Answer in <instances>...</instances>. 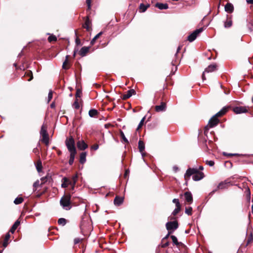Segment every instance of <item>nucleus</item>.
Here are the masks:
<instances>
[{
    "instance_id": "obj_1",
    "label": "nucleus",
    "mask_w": 253,
    "mask_h": 253,
    "mask_svg": "<svg viewBox=\"0 0 253 253\" xmlns=\"http://www.w3.org/2000/svg\"><path fill=\"white\" fill-rule=\"evenodd\" d=\"M193 175L192 178L194 181H199L204 177V173L200 172L197 169L189 168L184 174L185 181L187 182L190 179V176Z\"/></svg>"
},
{
    "instance_id": "obj_2",
    "label": "nucleus",
    "mask_w": 253,
    "mask_h": 253,
    "mask_svg": "<svg viewBox=\"0 0 253 253\" xmlns=\"http://www.w3.org/2000/svg\"><path fill=\"white\" fill-rule=\"evenodd\" d=\"M71 198V196L70 194L64 195L61 198L60 204L64 210H69L71 209L72 207Z\"/></svg>"
},
{
    "instance_id": "obj_3",
    "label": "nucleus",
    "mask_w": 253,
    "mask_h": 253,
    "mask_svg": "<svg viewBox=\"0 0 253 253\" xmlns=\"http://www.w3.org/2000/svg\"><path fill=\"white\" fill-rule=\"evenodd\" d=\"M66 145L71 153H76V150L75 146V141L72 137L67 138L65 142Z\"/></svg>"
},
{
    "instance_id": "obj_4",
    "label": "nucleus",
    "mask_w": 253,
    "mask_h": 253,
    "mask_svg": "<svg viewBox=\"0 0 253 253\" xmlns=\"http://www.w3.org/2000/svg\"><path fill=\"white\" fill-rule=\"evenodd\" d=\"M40 133L42 137V141L46 145H48L49 143L48 134L46 131V128L44 125L42 126Z\"/></svg>"
},
{
    "instance_id": "obj_5",
    "label": "nucleus",
    "mask_w": 253,
    "mask_h": 253,
    "mask_svg": "<svg viewBox=\"0 0 253 253\" xmlns=\"http://www.w3.org/2000/svg\"><path fill=\"white\" fill-rule=\"evenodd\" d=\"M219 116H216V114L213 116L209 121V124L208 125V126H207L206 127H205V129L206 130H207L208 129V127L209 126L210 127H212L214 126H215L216 125H217V124L219 122V120L218 119H217V117H218Z\"/></svg>"
},
{
    "instance_id": "obj_6",
    "label": "nucleus",
    "mask_w": 253,
    "mask_h": 253,
    "mask_svg": "<svg viewBox=\"0 0 253 253\" xmlns=\"http://www.w3.org/2000/svg\"><path fill=\"white\" fill-rule=\"evenodd\" d=\"M203 31V28H201L194 31L189 36H188L187 39L188 40L192 42L194 41L197 38V36Z\"/></svg>"
},
{
    "instance_id": "obj_7",
    "label": "nucleus",
    "mask_w": 253,
    "mask_h": 253,
    "mask_svg": "<svg viewBox=\"0 0 253 253\" xmlns=\"http://www.w3.org/2000/svg\"><path fill=\"white\" fill-rule=\"evenodd\" d=\"M217 69V66L216 64H211L209 65L207 68L205 69L202 75V79L203 80L206 79L205 74L206 73H211Z\"/></svg>"
},
{
    "instance_id": "obj_8",
    "label": "nucleus",
    "mask_w": 253,
    "mask_h": 253,
    "mask_svg": "<svg viewBox=\"0 0 253 253\" xmlns=\"http://www.w3.org/2000/svg\"><path fill=\"white\" fill-rule=\"evenodd\" d=\"M166 226L168 230L173 231L178 228V225L177 222L174 221L167 222Z\"/></svg>"
},
{
    "instance_id": "obj_9",
    "label": "nucleus",
    "mask_w": 253,
    "mask_h": 253,
    "mask_svg": "<svg viewBox=\"0 0 253 253\" xmlns=\"http://www.w3.org/2000/svg\"><path fill=\"white\" fill-rule=\"evenodd\" d=\"M249 110V107L246 106H238L234 108L233 111L236 114L246 113Z\"/></svg>"
},
{
    "instance_id": "obj_10",
    "label": "nucleus",
    "mask_w": 253,
    "mask_h": 253,
    "mask_svg": "<svg viewBox=\"0 0 253 253\" xmlns=\"http://www.w3.org/2000/svg\"><path fill=\"white\" fill-rule=\"evenodd\" d=\"M231 185V184L229 182L227 181H224L223 182H221L219 183L217 186V189H227L228 187Z\"/></svg>"
},
{
    "instance_id": "obj_11",
    "label": "nucleus",
    "mask_w": 253,
    "mask_h": 253,
    "mask_svg": "<svg viewBox=\"0 0 253 253\" xmlns=\"http://www.w3.org/2000/svg\"><path fill=\"white\" fill-rule=\"evenodd\" d=\"M166 109V104L165 102H161V105L155 106V110L156 112H159L165 111Z\"/></svg>"
},
{
    "instance_id": "obj_12",
    "label": "nucleus",
    "mask_w": 253,
    "mask_h": 253,
    "mask_svg": "<svg viewBox=\"0 0 253 253\" xmlns=\"http://www.w3.org/2000/svg\"><path fill=\"white\" fill-rule=\"evenodd\" d=\"M186 201L191 204L193 201V197L191 193L189 192H186L184 194Z\"/></svg>"
},
{
    "instance_id": "obj_13",
    "label": "nucleus",
    "mask_w": 253,
    "mask_h": 253,
    "mask_svg": "<svg viewBox=\"0 0 253 253\" xmlns=\"http://www.w3.org/2000/svg\"><path fill=\"white\" fill-rule=\"evenodd\" d=\"M91 21L89 19L88 17H87L83 26L84 28L86 29L87 31H89L91 29Z\"/></svg>"
},
{
    "instance_id": "obj_14",
    "label": "nucleus",
    "mask_w": 253,
    "mask_h": 253,
    "mask_svg": "<svg viewBox=\"0 0 253 253\" xmlns=\"http://www.w3.org/2000/svg\"><path fill=\"white\" fill-rule=\"evenodd\" d=\"M61 187L62 188H66L68 185H70L69 183L71 182V180L67 177H63L62 179Z\"/></svg>"
},
{
    "instance_id": "obj_15",
    "label": "nucleus",
    "mask_w": 253,
    "mask_h": 253,
    "mask_svg": "<svg viewBox=\"0 0 253 253\" xmlns=\"http://www.w3.org/2000/svg\"><path fill=\"white\" fill-rule=\"evenodd\" d=\"M138 148H139V151L141 153L142 157H143L145 155V154L143 152L144 149H145V145L142 141H141V140L139 141Z\"/></svg>"
},
{
    "instance_id": "obj_16",
    "label": "nucleus",
    "mask_w": 253,
    "mask_h": 253,
    "mask_svg": "<svg viewBox=\"0 0 253 253\" xmlns=\"http://www.w3.org/2000/svg\"><path fill=\"white\" fill-rule=\"evenodd\" d=\"M77 146L80 150H83L87 147V145L84 141H79L77 143Z\"/></svg>"
},
{
    "instance_id": "obj_17",
    "label": "nucleus",
    "mask_w": 253,
    "mask_h": 253,
    "mask_svg": "<svg viewBox=\"0 0 253 253\" xmlns=\"http://www.w3.org/2000/svg\"><path fill=\"white\" fill-rule=\"evenodd\" d=\"M89 47L86 46L83 47L79 51V54L83 57L86 55V53L89 51Z\"/></svg>"
},
{
    "instance_id": "obj_18",
    "label": "nucleus",
    "mask_w": 253,
    "mask_h": 253,
    "mask_svg": "<svg viewBox=\"0 0 253 253\" xmlns=\"http://www.w3.org/2000/svg\"><path fill=\"white\" fill-rule=\"evenodd\" d=\"M134 92L135 91L133 89H130L128 90L126 94L123 95V99L126 100L129 98Z\"/></svg>"
},
{
    "instance_id": "obj_19",
    "label": "nucleus",
    "mask_w": 253,
    "mask_h": 253,
    "mask_svg": "<svg viewBox=\"0 0 253 253\" xmlns=\"http://www.w3.org/2000/svg\"><path fill=\"white\" fill-rule=\"evenodd\" d=\"M234 10V7L233 5L230 3H227L225 5V10L228 12V13H231Z\"/></svg>"
},
{
    "instance_id": "obj_20",
    "label": "nucleus",
    "mask_w": 253,
    "mask_h": 253,
    "mask_svg": "<svg viewBox=\"0 0 253 253\" xmlns=\"http://www.w3.org/2000/svg\"><path fill=\"white\" fill-rule=\"evenodd\" d=\"M155 6L160 9H167L169 8L167 3H157Z\"/></svg>"
},
{
    "instance_id": "obj_21",
    "label": "nucleus",
    "mask_w": 253,
    "mask_h": 253,
    "mask_svg": "<svg viewBox=\"0 0 253 253\" xmlns=\"http://www.w3.org/2000/svg\"><path fill=\"white\" fill-rule=\"evenodd\" d=\"M86 152H82L80 154V162L81 164H84L86 161Z\"/></svg>"
},
{
    "instance_id": "obj_22",
    "label": "nucleus",
    "mask_w": 253,
    "mask_h": 253,
    "mask_svg": "<svg viewBox=\"0 0 253 253\" xmlns=\"http://www.w3.org/2000/svg\"><path fill=\"white\" fill-rule=\"evenodd\" d=\"M227 110L228 107H224L220 111L216 113V116H218L219 117L222 116L227 112Z\"/></svg>"
},
{
    "instance_id": "obj_23",
    "label": "nucleus",
    "mask_w": 253,
    "mask_h": 253,
    "mask_svg": "<svg viewBox=\"0 0 253 253\" xmlns=\"http://www.w3.org/2000/svg\"><path fill=\"white\" fill-rule=\"evenodd\" d=\"M149 4H144L143 3H141L139 5L140 11L142 12H145L149 7Z\"/></svg>"
},
{
    "instance_id": "obj_24",
    "label": "nucleus",
    "mask_w": 253,
    "mask_h": 253,
    "mask_svg": "<svg viewBox=\"0 0 253 253\" xmlns=\"http://www.w3.org/2000/svg\"><path fill=\"white\" fill-rule=\"evenodd\" d=\"M20 222L19 221H16L14 224L12 225V227L10 230V232L12 233H13L15 230L17 229V227L19 225Z\"/></svg>"
},
{
    "instance_id": "obj_25",
    "label": "nucleus",
    "mask_w": 253,
    "mask_h": 253,
    "mask_svg": "<svg viewBox=\"0 0 253 253\" xmlns=\"http://www.w3.org/2000/svg\"><path fill=\"white\" fill-rule=\"evenodd\" d=\"M123 202V198L121 197H116L114 199V204L116 205L119 206Z\"/></svg>"
},
{
    "instance_id": "obj_26",
    "label": "nucleus",
    "mask_w": 253,
    "mask_h": 253,
    "mask_svg": "<svg viewBox=\"0 0 253 253\" xmlns=\"http://www.w3.org/2000/svg\"><path fill=\"white\" fill-rule=\"evenodd\" d=\"M36 166L37 171L40 172L42 169V163L40 160L38 161Z\"/></svg>"
},
{
    "instance_id": "obj_27",
    "label": "nucleus",
    "mask_w": 253,
    "mask_h": 253,
    "mask_svg": "<svg viewBox=\"0 0 253 253\" xmlns=\"http://www.w3.org/2000/svg\"><path fill=\"white\" fill-rule=\"evenodd\" d=\"M69 57V55H66V59L65 61L63 63L62 68L64 69H68L69 67L68 66V59Z\"/></svg>"
},
{
    "instance_id": "obj_28",
    "label": "nucleus",
    "mask_w": 253,
    "mask_h": 253,
    "mask_svg": "<svg viewBox=\"0 0 253 253\" xmlns=\"http://www.w3.org/2000/svg\"><path fill=\"white\" fill-rule=\"evenodd\" d=\"M78 179V175L77 174H75L73 175L71 178V182L69 183L70 185H76Z\"/></svg>"
},
{
    "instance_id": "obj_29",
    "label": "nucleus",
    "mask_w": 253,
    "mask_h": 253,
    "mask_svg": "<svg viewBox=\"0 0 253 253\" xmlns=\"http://www.w3.org/2000/svg\"><path fill=\"white\" fill-rule=\"evenodd\" d=\"M232 22L231 19L227 18L226 21L224 22V27L229 28L232 26Z\"/></svg>"
},
{
    "instance_id": "obj_30",
    "label": "nucleus",
    "mask_w": 253,
    "mask_h": 253,
    "mask_svg": "<svg viewBox=\"0 0 253 253\" xmlns=\"http://www.w3.org/2000/svg\"><path fill=\"white\" fill-rule=\"evenodd\" d=\"M98 112L95 109H91L89 111V115L90 117H94L97 115Z\"/></svg>"
},
{
    "instance_id": "obj_31",
    "label": "nucleus",
    "mask_w": 253,
    "mask_h": 253,
    "mask_svg": "<svg viewBox=\"0 0 253 253\" xmlns=\"http://www.w3.org/2000/svg\"><path fill=\"white\" fill-rule=\"evenodd\" d=\"M24 201L22 197H17L14 201V203L16 205H18L22 203Z\"/></svg>"
},
{
    "instance_id": "obj_32",
    "label": "nucleus",
    "mask_w": 253,
    "mask_h": 253,
    "mask_svg": "<svg viewBox=\"0 0 253 253\" xmlns=\"http://www.w3.org/2000/svg\"><path fill=\"white\" fill-rule=\"evenodd\" d=\"M76 154V153H73L70 154V159H69V164L70 165H72L73 164V163H74V159H75V157Z\"/></svg>"
},
{
    "instance_id": "obj_33",
    "label": "nucleus",
    "mask_w": 253,
    "mask_h": 253,
    "mask_svg": "<svg viewBox=\"0 0 253 253\" xmlns=\"http://www.w3.org/2000/svg\"><path fill=\"white\" fill-rule=\"evenodd\" d=\"M101 34L102 32H100L97 34L91 41L90 43L93 45L95 43V41L101 35Z\"/></svg>"
},
{
    "instance_id": "obj_34",
    "label": "nucleus",
    "mask_w": 253,
    "mask_h": 253,
    "mask_svg": "<svg viewBox=\"0 0 253 253\" xmlns=\"http://www.w3.org/2000/svg\"><path fill=\"white\" fill-rule=\"evenodd\" d=\"M58 223L60 225H65L66 223V220L63 218H59L58 220Z\"/></svg>"
},
{
    "instance_id": "obj_35",
    "label": "nucleus",
    "mask_w": 253,
    "mask_h": 253,
    "mask_svg": "<svg viewBox=\"0 0 253 253\" xmlns=\"http://www.w3.org/2000/svg\"><path fill=\"white\" fill-rule=\"evenodd\" d=\"M56 40H57V38L54 35H50L48 38V41L49 42H55V41H56Z\"/></svg>"
},
{
    "instance_id": "obj_36",
    "label": "nucleus",
    "mask_w": 253,
    "mask_h": 253,
    "mask_svg": "<svg viewBox=\"0 0 253 253\" xmlns=\"http://www.w3.org/2000/svg\"><path fill=\"white\" fill-rule=\"evenodd\" d=\"M181 209V206H176V208L174 210V211L172 212V214L174 215H176L180 211Z\"/></svg>"
},
{
    "instance_id": "obj_37",
    "label": "nucleus",
    "mask_w": 253,
    "mask_h": 253,
    "mask_svg": "<svg viewBox=\"0 0 253 253\" xmlns=\"http://www.w3.org/2000/svg\"><path fill=\"white\" fill-rule=\"evenodd\" d=\"M192 208L191 207H188L185 208V213L189 215H191L192 214Z\"/></svg>"
},
{
    "instance_id": "obj_38",
    "label": "nucleus",
    "mask_w": 253,
    "mask_h": 253,
    "mask_svg": "<svg viewBox=\"0 0 253 253\" xmlns=\"http://www.w3.org/2000/svg\"><path fill=\"white\" fill-rule=\"evenodd\" d=\"M170 238H171L173 243L175 245H179V243L178 242L177 239V238L175 236L171 235L170 236Z\"/></svg>"
},
{
    "instance_id": "obj_39",
    "label": "nucleus",
    "mask_w": 253,
    "mask_h": 253,
    "mask_svg": "<svg viewBox=\"0 0 253 253\" xmlns=\"http://www.w3.org/2000/svg\"><path fill=\"white\" fill-rule=\"evenodd\" d=\"M73 106L76 109H78L80 108V105L78 102V100L77 99L74 102Z\"/></svg>"
},
{
    "instance_id": "obj_40",
    "label": "nucleus",
    "mask_w": 253,
    "mask_h": 253,
    "mask_svg": "<svg viewBox=\"0 0 253 253\" xmlns=\"http://www.w3.org/2000/svg\"><path fill=\"white\" fill-rule=\"evenodd\" d=\"M145 119V117H144L141 120V121L140 122V123L137 126V130H138L139 128H140L142 127V126L143 125V123H144Z\"/></svg>"
},
{
    "instance_id": "obj_41",
    "label": "nucleus",
    "mask_w": 253,
    "mask_h": 253,
    "mask_svg": "<svg viewBox=\"0 0 253 253\" xmlns=\"http://www.w3.org/2000/svg\"><path fill=\"white\" fill-rule=\"evenodd\" d=\"M172 202L175 204V206H181L179 203V200L177 199H174L172 200Z\"/></svg>"
},
{
    "instance_id": "obj_42",
    "label": "nucleus",
    "mask_w": 253,
    "mask_h": 253,
    "mask_svg": "<svg viewBox=\"0 0 253 253\" xmlns=\"http://www.w3.org/2000/svg\"><path fill=\"white\" fill-rule=\"evenodd\" d=\"M206 164L211 167L214 165V162L213 161H206Z\"/></svg>"
},
{
    "instance_id": "obj_43",
    "label": "nucleus",
    "mask_w": 253,
    "mask_h": 253,
    "mask_svg": "<svg viewBox=\"0 0 253 253\" xmlns=\"http://www.w3.org/2000/svg\"><path fill=\"white\" fill-rule=\"evenodd\" d=\"M52 97V91H50L48 93V101L49 102V101H50V100L51 99Z\"/></svg>"
},
{
    "instance_id": "obj_44",
    "label": "nucleus",
    "mask_w": 253,
    "mask_h": 253,
    "mask_svg": "<svg viewBox=\"0 0 253 253\" xmlns=\"http://www.w3.org/2000/svg\"><path fill=\"white\" fill-rule=\"evenodd\" d=\"M10 234L9 233H7L5 236V238H4V240H5V241H8V240L10 238Z\"/></svg>"
},
{
    "instance_id": "obj_45",
    "label": "nucleus",
    "mask_w": 253,
    "mask_h": 253,
    "mask_svg": "<svg viewBox=\"0 0 253 253\" xmlns=\"http://www.w3.org/2000/svg\"><path fill=\"white\" fill-rule=\"evenodd\" d=\"M121 136L124 140V141L126 142H128V140H127V139L126 138L124 133L123 132H121Z\"/></svg>"
},
{
    "instance_id": "obj_46",
    "label": "nucleus",
    "mask_w": 253,
    "mask_h": 253,
    "mask_svg": "<svg viewBox=\"0 0 253 253\" xmlns=\"http://www.w3.org/2000/svg\"><path fill=\"white\" fill-rule=\"evenodd\" d=\"M98 148H99V146L98 144H94L91 147V148L94 150H97L98 149Z\"/></svg>"
},
{
    "instance_id": "obj_47",
    "label": "nucleus",
    "mask_w": 253,
    "mask_h": 253,
    "mask_svg": "<svg viewBox=\"0 0 253 253\" xmlns=\"http://www.w3.org/2000/svg\"><path fill=\"white\" fill-rule=\"evenodd\" d=\"M40 184V182L39 181H36L34 184H33V186L34 188H36L37 187H38Z\"/></svg>"
},
{
    "instance_id": "obj_48",
    "label": "nucleus",
    "mask_w": 253,
    "mask_h": 253,
    "mask_svg": "<svg viewBox=\"0 0 253 253\" xmlns=\"http://www.w3.org/2000/svg\"><path fill=\"white\" fill-rule=\"evenodd\" d=\"M81 94V91L79 89H78L77 91L76 94V97H80Z\"/></svg>"
},
{
    "instance_id": "obj_49",
    "label": "nucleus",
    "mask_w": 253,
    "mask_h": 253,
    "mask_svg": "<svg viewBox=\"0 0 253 253\" xmlns=\"http://www.w3.org/2000/svg\"><path fill=\"white\" fill-rule=\"evenodd\" d=\"M76 43L77 45L81 44L80 40L78 37L76 39Z\"/></svg>"
},
{
    "instance_id": "obj_50",
    "label": "nucleus",
    "mask_w": 253,
    "mask_h": 253,
    "mask_svg": "<svg viewBox=\"0 0 253 253\" xmlns=\"http://www.w3.org/2000/svg\"><path fill=\"white\" fill-rule=\"evenodd\" d=\"M86 3L87 4L88 8L90 7L91 0H86Z\"/></svg>"
},
{
    "instance_id": "obj_51",
    "label": "nucleus",
    "mask_w": 253,
    "mask_h": 253,
    "mask_svg": "<svg viewBox=\"0 0 253 253\" xmlns=\"http://www.w3.org/2000/svg\"><path fill=\"white\" fill-rule=\"evenodd\" d=\"M253 241V238L252 236H251L248 241V244H249L250 243L252 242Z\"/></svg>"
},
{
    "instance_id": "obj_52",
    "label": "nucleus",
    "mask_w": 253,
    "mask_h": 253,
    "mask_svg": "<svg viewBox=\"0 0 253 253\" xmlns=\"http://www.w3.org/2000/svg\"><path fill=\"white\" fill-rule=\"evenodd\" d=\"M80 240L79 239H78V238L75 239L74 240V243L76 244H78L80 242Z\"/></svg>"
},
{
    "instance_id": "obj_53",
    "label": "nucleus",
    "mask_w": 253,
    "mask_h": 253,
    "mask_svg": "<svg viewBox=\"0 0 253 253\" xmlns=\"http://www.w3.org/2000/svg\"><path fill=\"white\" fill-rule=\"evenodd\" d=\"M7 244L8 241H5V240H4V242L3 243V246L5 247L7 246Z\"/></svg>"
},
{
    "instance_id": "obj_54",
    "label": "nucleus",
    "mask_w": 253,
    "mask_h": 253,
    "mask_svg": "<svg viewBox=\"0 0 253 253\" xmlns=\"http://www.w3.org/2000/svg\"><path fill=\"white\" fill-rule=\"evenodd\" d=\"M247 2L249 4H253V0H247Z\"/></svg>"
},
{
    "instance_id": "obj_55",
    "label": "nucleus",
    "mask_w": 253,
    "mask_h": 253,
    "mask_svg": "<svg viewBox=\"0 0 253 253\" xmlns=\"http://www.w3.org/2000/svg\"><path fill=\"white\" fill-rule=\"evenodd\" d=\"M168 245H169V243H167L165 244L164 245H163L162 246V247H164V248H165V247H166L168 246Z\"/></svg>"
},
{
    "instance_id": "obj_56",
    "label": "nucleus",
    "mask_w": 253,
    "mask_h": 253,
    "mask_svg": "<svg viewBox=\"0 0 253 253\" xmlns=\"http://www.w3.org/2000/svg\"><path fill=\"white\" fill-rule=\"evenodd\" d=\"M37 152H38V149H37V148H35V149H34V150H33V152H34V153H36Z\"/></svg>"
},
{
    "instance_id": "obj_57",
    "label": "nucleus",
    "mask_w": 253,
    "mask_h": 253,
    "mask_svg": "<svg viewBox=\"0 0 253 253\" xmlns=\"http://www.w3.org/2000/svg\"><path fill=\"white\" fill-rule=\"evenodd\" d=\"M173 169H174V170H175V171H176L178 170V168H177V167H173Z\"/></svg>"
},
{
    "instance_id": "obj_58",
    "label": "nucleus",
    "mask_w": 253,
    "mask_h": 253,
    "mask_svg": "<svg viewBox=\"0 0 253 253\" xmlns=\"http://www.w3.org/2000/svg\"><path fill=\"white\" fill-rule=\"evenodd\" d=\"M71 186V189L74 190L75 185H70Z\"/></svg>"
},
{
    "instance_id": "obj_59",
    "label": "nucleus",
    "mask_w": 253,
    "mask_h": 253,
    "mask_svg": "<svg viewBox=\"0 0 253 253\" xmlns=\"http://www.w3.org/2000/svg\"><path fill=\"white\" fill-rule=\"evenodd\" d=\"M203 169H204V168H203V166H200V167H199V169H200V170H203Z\"/></svg>"
},
{
    "instance_id": "obj_60",
    "label": "nucleus",
    "mask_w": 253,
    "mask_h": 253,
    "mask_svg": "<svg viewBox=\"0 0 253 253\" xmlns=\"http://www.w3.org/2000/svg\"><path fill=\"white\" fill-rule=\"evenodd\" d=\"M33 79V76H32L28 80L29 81H30Z\"/></svg>"
},
{
    "instance_id": "obj_61",
    "label": "nucleus",
    "mask_w": 253,
    "mask_h": 253,
    "mask_svg": "<svg viewBox=\"0 0 253 253\" xmlns=\"http://www.w3.org/2000/svg\"><path fill=\"white\" fill-rule=\"evenodd\" d=\"M180 50V46H179V47H178V48H177V52H178V51H179V50Z\"/></svg>"
},
{
    "instance_id": "obj_62",
    "label": "nucleus",
    "mask_w": 253,
    "mask_h": 253,
    "mask_svg": "<svg viewBox=\"0 0 253 253\" xmlns=\"http://www.w3.org/2000/svg\"><path fill=\"white\" fill-rule=\"evenodd\" d=\"M61 151H59V152H58V155H60V154H61Z\"/></svg>"
},
{
    "instance_id": "obj_63",
    "label": "nucleus",
    "mask_w": 253,
    "mask_h": 253,
    "mask_svg": "<svg viewBox=\"0 0 253 253\" xmlns=\"http://www.w3.org/2000/svg\"><path fill=\"white\" fill-rule=\"evenodd\" d=\"M171 233V232H169L168 235L166 237H167L169 235V234H170Z\"/></svg>"
},
{
    "instance_id": "obj_64",
    "label": "nucleus",
    "mask_w": 253,
    "mask_h": 253,
    "mask_svg": "<svg viewBox=\"0 0 253 253\" xmlns=\"http://www.w3.org/2000/svg\"><path fill=\"white\" fill-rule=\"evenodd\" d=\"M53 106H54L53 104H52L51 105V107H53Z\"/></svg>"
}]
</instances>
